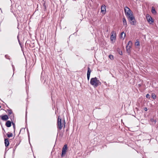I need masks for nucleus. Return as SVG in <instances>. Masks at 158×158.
<instances>
[{"instance_id": "obj_1", "label": "nucleus", "mask_w": 158, "mask_h": 158, "mask_svg": "<svg viewBox=\"0 0 158 158\" xmlns=\"http://www.w3.org/2000/svg\"><path fill=\"white\" fill-rule=\"evenodd\" d=\"M90 83L95 88L97 87L98 85H100L101 84V82L99 80H98L96 77L91 78Z\"/></svg>"}, {"instance_id": "obj_2", "label": "nucleus", "mask_w": 158, "mask_h": 158, "mask_svg": "<svg viewBox=\"0 0 158 158\" xmlns=\"http://www.w3.org/2000/svg\"><path fill=\"white\" fill-rule=\"evenodd\" d=\"M127 18L130 23L132 25H136V21L133 15L130 16L128 17Z\"/></svg>"}, {"instance_id": "obj_3", "label": "nucleus", "mask_w": 158, "mask_h": 158, "mask_svg": "<svg viewBox=\"0 0 158 158\" xmlns=\"http://www.w3.org/2000/svg\"><path fill=\"white\" fill-rule=\"evenodd\" d=\"M64 120L63 121V122L62 123V122L61 119V118H60V116H59L58 117V120H57V128L60 130H61L63 126V123L64 122Z\"/></svg>"}, {"instance_id": "obj_4", "label": "nucleus", "mask_w": 158, "mask_h": 158, "mask_svg": "<svg viewBox=\"0 0 158 158\" xmlns=\"http://www.w3.org/2000/svg\"><path fill=\"white\" fill-rule=\"evenodd\" d=\"M124 12L127 17L133 15L131 10L127 6H125L124 8Z\"/></svg>"}, {"instance_id": "obj_5", "label": "nucleus", "mask_w": 158, "mask_h": 158, "mask_svg": "<svg viewBox=\"0 0 158 158\" xmlns=\"http://www.w3.org/2000/svg\"><path fill=\"white\" fill-rule=\"evenodd\" d=\"M68 149L67 145L65 144L63 147L62 151L61 157H62L64 156L66 153L67 150Z\"/></svg>"}, {"instance_id": "obj_6", "label": "nucleus", "mask_w": 158, "mask_h": 158, "mask_svg": "<svg viewBox=\"0 0 158 158\" xmlns=\"http://www.w3.org/2000/svg\"><path fill=\"white\" fill-rule=\"evenodd\" d=\"M146 19L148 22L150 24H151L153 22V21L152 18L149 15L147 14L146 15Z\"/></svg>"}, {"instance_id": "obj_7", "label": "nucleus", "mask_w": 158, "mask_h": 158, "mask_svg": "<svg viewBox=\"0 0 158 158\" xmlns=\"http://www.w3.org/2000/svg\"><path fill=\"white\" fill-rule=\"evenodd\" d=\"M111 34L110 40L112 41L116 39V33L114 31H113L111 32Z\"/></svg>"}, {"instance_id": "obj_8", "label": "nucleus", "mask_w": 158, "mask_h": 158, "mask_svg": "<svg viewBox=\"0 0 158 158\" xmlns=\"http://www.w3.org/2000/svg\"><path fill=\"white\" fill-rule=\"evenodd\" d=\"M106 12V6L105 5H102L101 7V12L103 14H105Z\"/></svg>"}, {"instance_id": "obj_9", "label": "nucleus", "mask_w": 158, "mask_h": 158, "mask_svg": "<svg viewBox=\"0 0 158 158\" xmlns=\"http://www.w3.org/2000/svg\"><path fill=\"white\" fill-rule=\"evenodd\" d=\"M0 117L1 119L3 121H6L9 118L8 116L7 115H1Z\"/></svg>"}, {"instance_id": "obj_10", "label": "nucleus", "mask_w": 158, "mask_h": 158, "mask_svg": "<svg viewBox=\"0 0 158 158\" xmlns=\"http://www.w3.org/2000/svg\"><path fill=\"white\" fill-rule=\"evenodd\" d=\"M91 72V70L90 69L89 67H88L87 75V79L88 81L89 80V79L90 74Z\"/></svg>"}, {"instance_id": "obj_11", "label": "nucleus", "mask_w": 158, "mask_h": 158, "mask_svg": "<svg viewBox=\"0 0 158 158\" xmlns=\"http://www.w3.org/2000/svg\"><path fill=\"white\" fill-rule=\"evenodd\" d=\"M12 123L11 121L8 120L6 123L5 125L7 127H10L11 126Z\"/></svg>"}, {"instance_id": "obj_12", "label": "nucleus", "mask_w": 158, "mask_h": 158, "mask_svg": "<svg viewBox=\"0 0 158 158\" xmlns=\"http://www.w3.org/2000/svg\"><path fill=\"white\" fill-rule=\"evenodd\" d=\"M4 143L6 147H7L9 145L10 143L8 139H5Z\"/></svg>"}, {"instance_id": "obj_13", "label": "nucleus", "mask_w": 158, "mask_h": 158, "mask_svg": "<svg viewBox=\"0 0 158 158\" xmlns=\"http://www.w3.org/2000/svg\"><path fill=\"white\" fill-rule=\"evenodd\" d=\"M126 36V34L124 31L122 32L120 35V38L122 39L123 40L124 39Z\"/></svg>"}, {"instance_id": "obj_14", "label": "nucleus", "mask_w": 158, "mask_h": 158, "mask_svg": "<svg viewBox=\"0 0 158 158\" xmlns=\"http://www.w3.org/2000/svg\"><path fill=\"white\" fill-rule=\"evenodd\" d=\"M6 112L8 113V116L10 115L13 113L12 110L10 109H7Z\"/></svg>"}, {"instance_id": "obj_15", "label": "nucleus", "mask_w": 158, "mask_h": 158, "mask_svg": "<svg viewBox=\"0 0 158 158\" xmlns=\"http://www.w3.org/2000/svg\"><path fill=\"white\" fill-rule=\"evenodd\" d=\"M9 117L10 119L12 122L14 120V116L13 113L11 114L10 115L8 116Z\"/></svg>"}, {"instance_id": "obj_16", "label": "nucleus", "mask_w": 158, "mask_h": 158, "mask_svg": "<svg viewBox=\"0 0 158 158\" xmlns=\"http://www.w3.org/2000/svg\"><path fill=\"white\" fill-rule=\"evenodd\" d=\"M151 12L153 14H155L156 13L155 9L154 6H152V7Z\"/></svg>"}, {"instance_id": "obj_17", "label": "nucleus", "mask_w": 158, "mask_h": 158, "mask_svg": "<svg viewBox=\"0 0 158 158\" xmlns=\"http://www.w3.org/2000/svg\"><path fill=\"white\" fill-rule=\"evenodd\" d=\"M123 22L124 26H125L126 27L127 26V23L126 19L125 18H123Z\"/></svg>"}, {"instance_id": "obj_18", "label": "nucleus", "mask_w": 158, "mask_h": 158, "mask_svg": "<svg viewBox=\"0 0 158 158\" xmlns=\"http://www.w3.org/2000/svg\"><path fill=\"white\" fill-rule=\"evenodd\" d=\"M150 121L154 125H155L156 123V120L154 119V118H151L150 119Z\"/></svg>"}, {"instance_id": "obj_19", "label": "nucleus", "mask_w": 158, "mask_h": 158, "mask_svg": "<svg viewBox=\"0 0 158 158\" xmlns=\"http://www.w3.org/2000/svg\"><path fill=\"white\" fill-rule=\"evenodd\" d=\"M132 45V42L131 41H129L127 45V46H129V48H131Z\"/></svg>"}, {"instance_id": "obj_20", "label": "nucleus", "mask_w": 158, "mask_h": 158, "mask_svg": "<svg viewBox=\"0 0 158 158\" xmlns=\"http://www.w3.org/2000/svg\"><path fill=\"white\" fill-rule=\"evenodd\" d=\"M131 48H129L128 46H127L126 47V51L128 53H130L131 50L130 49Z\"/></svg>"}, {"instance_id": "obj_21", "label": "nucleus", "mask_w": 158, "mask_h": 158, "mask_svg": "<svg viewBox=\"0 0 158 158\" xmlns=\"http://www.w3.org/2000/svg\"><path fill=\"white\" fill-rule=\"evenodd\" d=\"M135 45L136 46H138L139 45V42L138 40H137L135 43Z\"/></svg>"}, {"instance_id": "obj_22", "label": "nucleus", "mask_w": 158, "mask_h": 158, "mask_svg": "<svg viewBox=\"0 0 158 158\" xmlns=\"http://www.w3.org/2000/svg\"><path fill=\"white\" fill-rule=\"evenodd\" d=\"M27 134H28V136L29 142V143L30 144L31 146V145L30 143V134H29V133L28 128H27Z\"/></svg>"}, {"instance_id": "obj_23", "label": "nucleus", "mask_w": 158, "mask_h": 158, "mask_svg": "<svg viewBox=\"0 0 158 158\" xmlns=\"http://www.w3.org/2000/svg\"><path fill=\"white\" fill-rule=\"evenodd\" d=\"M117 51L118 52L119 54H120L121 55H122V54H123L122 52V51H120V49L118 48L117 49Z\"/></svg>"}, {"instance_id": "obj_24", "label": "nucleus", "mask_w": 158, "mask_h": 158, "mask_svg": "<svg viewBox=\"0 0 158 158\" xmlns=\"http://www.w3.org/2000/svg\"><path fill=\"white\" fill-rule=\"evenodd\" d=\"M152 97L153 99H155L156 98V96L155 94L154 93H152Z\"/></svg>"}, {"instance_id": "obj_25", "label": "nucleus", "mask_w": 158, "mask_h": 158, "mask_svg": "<svg viewBox=\"0 0 158 158\" xmlns=\"http://www.w3.org/2000/svg\"><path fill=\"white\" fill-rule=\"evenodd\" d=\"M7 135L8 138H10V137H12L13 134L12 133H10V134H7Z\"/></svg>"}, {"instance_id": "obj_26", "label": "nucleus", "mask_w": 158, "mask_h": 158, "mask_svg": "<svg viewBox=\"0 0 158 158\" xmlns=\"http://www.w3.org/2000/svg\"><path fill=\"white\" fill-rule=\"evenodd\" d=\"M109 58L111 60L114 59V56L112 55H109Z\"/></svg>"}, {"instance_id": "obj_27", "label": "nucleus", "mask_w": 158, "mask_h": 158, "mask_svg": "<svg viewBox=\"0 0 158 158\" xmlns=\"http://www.w3.org/2000/svg\"><path fill=\"white\" fill-rule=\"evenodd\" d=\"M12 124L13 126V128H14V131H15V123H14L13 121L12 122Z\"/></svg>"}, {"instance_id": "obj_28", "label": "nucleus", "mask_w": 158, "mask_h": 158, "mask_svg": "<svg viewBox=\"0 0 158 158\" xmlns=\"http://www.w3.org/2000/svg\"><path fill=\"white\" fill-rule=\"evenodd\" d=\"M5 57L6 59L10 60V59L9 58V56L7 55H5Z\"/></svg>"}, {"instance_id": "obj_29", "label": "nucleus", "mask_w": 158, "mask_h": 158, "mask_svg": "<svg viewBox=\"0 0 158 158\" xmlns=\"http://www.w3.org/2000/svg\"><path fill=\"white\" fill-rule=\"evenodd\" d=\"M150 95L148 94H147L146 95V97L147 98H150Z\"/></svg>"}, {"instance_id": "obj_30", "label": "nucleus", "mask_w": 158, "mask_h": 158, "mask_svg": "<svg viewBox=\"0 0 158 158\" xmlns=\"http://www.w3.org/2000/svg\"><path fill=\"white\" fill-rule=\"evenodd\" d=\"M19 145V144H17V143L16 145H15V146L14 147V148H15V149H16V148H17V146H18V145Z\"/></svg>"}, {"instance_id": "obj_31", "label": "nucleus", "mask_w": 158, "mask_h": 158, "mask_svg": "<svg viewBox=\"0 0 158 158\" xmlns=\"http://www.w3.org/2000/svg\"><path fill=\"white\" fill-rule=\"evenodd\" d=\"M26 118H25V122H27V112H26Z\"/></svg>"}, {"instance_id": "obj_32", "label": "nucleus", "mask_w": 158, "mask_h": 158, "mask_svg": "<svg viewBox=\"0 0 158 158\" xmlns=\"http://www.w3.org/2000/svg\"><path fill=\"white\" fill-rule=\"evenodd\" d=\"M12 68H13V70L14 71V70H15V67H14V65L13 64H12Z\"/></svg>"}, {"instance_id": "obj_33", "label": "nucleus", "mask_w": 158, "mask_h": 158, "mask_svg": "<svg viewBox=\"0 0 158 158\" xmlns=\"http://www.w3.org/2000/svg\"><path fill=\"white\" fill-rule=\"evenodd\" d=\"M144 110H145V111H147L148 110L147 109V108L146 107H145L144 108Z\"/></svg>"}, {"instance_id": "obj_34", "label": "nucleus", "mask_w": 158, "mask_h": 158, "mask_svg": "<svg viewBox=\"0 0 158 158\" xmlns=\"http://www.w3.org/2000/svg\"><path fill=\"white\" fill-rule=\"evenodd\" d=\"M16 149H15V148H14V149H13V153H14L15 151V150Z\"/></svg>"}, {"instance_id": "obj_35", "label": "nucleus", "mask_w": 158, "mask_h": 158, "mask_svg": "<svg viewBox=\"0 0 158 158\" xmlns=\"http://www.w3.org/2000/svg\"><path fill=\"white\" fill-rule=\"evenodd\" d=\"M17 38H18V40L19 42V43H20V41H19V38H19V37H18V36H17Z\"/></svg>"}, {"instance_id": "obj_36", "label": "nucleus", "mask_w": 158, "mask_h": 158, "mask_svg": "<svg viewBox=\"0 0 158 158\" xmlns=\"http://www.w3.org/2000/svg\"><path fill=\"white\" fill-rule=\"evenodd\" d=\"M1 108V106H0V108Z\"/></svg>"}]
</instances>
